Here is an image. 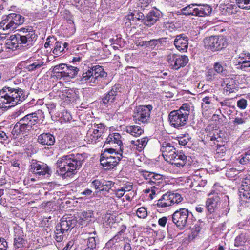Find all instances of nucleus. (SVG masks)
<instances>
[{"instance_id":"4d7b16f0","label":"nucleus","mask_w":250,"mask_h":250,"mask_svg":"<svg viewBox=\"0 0 250 250\" xmlns=\"http://www.w3.org/2000/svg\"><path fill=\"white\" fill-rule=\"evenodd\" d=\"M242 186L244 190L250 189V179L248 178H245L242 182Z\"/></svg>"},{"instance_id":"f704fd0d","label":"nucleus","mask_w":250,"mask_h":250,"mask_svg":"<svg viewBox=\"0 0 250 250\" xmlns=\"http://www.w3.org/2000/svg\"><path fill=\"white\" fill-rule=\"evenodd\" d=\"M217 74L224 76L227 74V70L223 66L222 63L216 62L213 64V68Z\"/></svg>"},{"instance_id":"e433bc0d","label":"nucleus","mask_w":250,"mask_h":250,"mask_svg":"<svg viewBox=\"0 0 250 250\" xmlns=\"http://www.w3.org/2000/svg\"><path fill=\"white\" fill-rule=\"evenodd\" d=\"M235 0L239 8L248 10H250V0Z\"/></svg>"},{"instance_id":"c9c22d12","label":"nucleus","mask_w":250,"mask_h":250,"mask_svg":"<svg viewBox=\"0 0 250 250\" xmlns=\"http://www.w3.org/2000/svg\"><path fill=\"white\" fill-rule=\"evenodd\" d=\"M238 8L237 4H228L226 5L225 8L226 14H228L229 15L235 14L238 11Z\"/></svg>"},{"instance_id":"6ab92c4d","label":"nucleus","mask_w":250,"mask_h":250,"mask_svg":"<svg viewBox=\"0 0 250 250\" xmlns=\"http://www.w3.org/2000/svg\"><path fill=\"white\" fill-rule=\"evenodd\" d=\"M93 218V213L92 211H84L78 214L77 222L82 226H86L92 221Z\"/></svg>"},{"instance_id":"052dcab7","label":"nucleus","mask_w":250,"mask_h":250,"mask_svg":"<svg viewBox=\"0 0 250 250\" xmlns=\"http://www.w3.org/2000/svg\"><path fill=\"white\" fill-rule=\"evenodd\" d=\"M149 3L148 0H140L138 3V6L142 9H144L148 6Z\"/></svg>"},{"instance_id":"a19ab883","label":"nucleus","mask_w":250,"mask_h":250,"mask_svg":"<svg viewBox=\"0 0 250 250\" xmlns=\"http://www.w3.org/2000/svg\"><path fill=\"white\" fill-rule=\"evenodd\" d=\"M64 51L62 47V42H57L55 43V47L53 50V54L56 55H60Z\"/></svg>"},{"instance_id":"0e129e2a","label":"nucleus","mask_w":250,"mask_h":250,"mask_svg":"<svg viewBox=\"0 0 250 250\" xmlns=\"http://www.w3.org/2000/svg\"><path fill=\"white\" fill-rule=\"evenodd\" d=\"M153 176L152 177L150 178V180L148 182L150 183L155 184L157 180L161 179V176L159 174H156L153 173Z\"/></svg>"},{"instance_id":"72a5a7b5","label":"nucleus","mask_w":250,"mask_h":250,"mask_svg":"<svg viewBox=\"0 0 250 250\" xmlns=\"http://www.w3.org/2000/svg\"><path fill=\"white\" fill-rule=\"evenodd\" d=\"M158 20V17L154 11L149 12L146 20L144 21V24L146 26H151L153 25Z\"/></svg>"},{"instance_id":"79ce46f5","label":"nucleus","mask_w":250,"mask_h":250,"mask_svg":"<svg viewBox=\"0 0 250 250\" xmlns=\"http://www.w3.org/2000/svg\"><path fill=\"white\" fill-rule=\"evenodd\" d=\"M157 190H158V188H157L155 186H153L150 188H147L144 189L143 192L146 194L150 193L149 197L150 199L152 200L154 198V196L155 195Z\"/></svg>"},{"instance_id":"dca6fc26","label":"nucleus","mask_w":250,"mask_h":250,"mask_svg":"<svg viewBox=\"0 0 250 250\" xmlns=\"http://www.w3.org/2000/svg\"><path fill=\"white\" fill-rule=\"evenodd\" d=\"M77 223V220L72 217H62L59 226L57 227L56 231H61L62 234L67 232L73 229Z\"/></svg>"},{"instance_id":"0eeeda50","label":"nucleus","mask_w":250,"mask_h":250,"mask_svg":"<svg viewBox=\"0 0 250 250\" xmlns=\"http://www.w3.org/2000/svg\"><path fill=\"white\" fill-rule=\"evenodd\" d=\"M182 13L185 15H193L204 17L209 15L211 12L210 6L208 5H197L190 4L181 10Z\"/></svg>"},{"instance_id":"bf43d9fd","label":"nucleus","mask_w":250,"mask_h":250,"mask_svg":"<svg viewBox=\"0 0 250 250\" xmlns=\"http://www.w3.org/2000/svg\"><path fill=\"white\" fill-rule=\"evenodd\" d=\"M226 151V148L224 145H217L216 152L218 154L223 155Z\"/></svg>"},{"instance_id":"412c9836","label":"nucleus","mask_w":250,"mask_h":250,"mask_svg":"<svg viewBox=\"0 0 250 250\" xmlns=\"http://www.w3.org/2000/svg\"><path fill=\"white\" fill-rule=\"evenodd\" d=\"M188 38L183 35H178L174 41L176 48L180 51H186L188 47Z\"/></svg>"},{"instance_id":"1a4fd4ad","label":"nucleus","mask_w":250,"mask_h":250,"mask_svg":"<svg viewBox=\"0 0 250 250\" xmlns=\"http://www.w3.org/2000/svg\"><path fill=\"white\" fill-rule=\"evenodd\" d=\"M188 116V113H182L180 110L172 111L168 118L170 125L177 128L184 126L186 124Z\"/></svg>"},{"instance_id":"5fc2aeb1","label":"nucleus","mask_w":250,"mask_h":250,"mask_svg":"<svg viewBox=\"0 0 250 250\" xmlns=\"http://www.w3.org/2000/svg\"><path fill=\"white\" fill-rule=\"evenodd\" d=\"M237 106L241 109H245L247 106V101L243 98L239 100L237 102Z\"/></svg>"},{"instance_id":"9d476101","label":"nucleus","mask_w":250,"mask_h":250,"mask_svg":"<svg viewBox=\"0 0 250 250\" xmlns=\"http://www.w3.org/2000/svg\"><path fill=\"white\" fill-rule=\"evenodd\" d=\"M205 48L212 51H219L224 48L227 45L226 39L223 37L210 36L204 40Z\"/></svg>"},{"instance_id":"6e6552de","label":"nucleus","mask_w":250,"mask_h":250,"mask_svg":"<svg viewBox=\"0 0 250 250\" xmlns=\"http://www.w3.org/2000/svg\"><path fill=\"white\" fill-rule=\"evenodd\" d=\"M152 106L151 105L137 106L134 111L133 120L136 123H146L149 120Z\"/></svg>"},{"instance_id":"6e6d98bb","label":"nucleus","mask_w":250,"mask_h":250,"mask_svg":"<svg viewBox=\"0 0 250 250\" xmlns=\"http://www.w3.org/2000/svg\"><path fill=\"white\" fill-rule=\"evenodd\" d=\"M223 191V188L218 184H214L213 187V190L211 192L212 195H217Z\"/></svg>"},{"instance_id":"864d4df0","label":"nucleus","mask_w":250,"mask_h":250,"mask_svg":"<svg viewBox=\"0 0 250 250\" xmlns=\"http://www.w3.org/2000/svg\"><path fill=\"white\" fill-rule=\"evenodd\" d=\"M217 74L213 68L209 69L207 73V77L208 80L212 81L216 77Z\"/></svg>"},{"instance_id":"680f3d73","label":"nucleus","mask_w":250,"mask_h":250,"mask_svg":"<svg viewBox=\"0 0 250 250\" xmlns=\"http://www.w3.org/2000/svg\"><path fill=\"white\" fill-rule=\"evenodd\" d=\"M179 110H181L182 113L187 112L189 114V111L190 110V106L188 103L184 104L179 108Z\"/></svg>"},{"instance_id":"7c9ffc66","label":"nucleus","mask_w":250,"mask_h":250,"mask_svg":"<svg viewBox=\"0 0 250 250\" xmlns=\"http://www.w3.org/2000/svg\"><path fill=\"white\" fill-rule=\"evenodd\" d=\"M117 94V88L113 87L110 91L103 98V102L105 104H111L116 99Z\"/></svg>"},{"instance_id":"ddd939ff","label":"nucleus","mask_w":250,"mask_h":250,"mask_svg":"<svg viewBox=\"0 0 250 250\" xmlns=\"http://www.w3.org/2000/svg\"><path fill=\"white\" fill-rule=\"evenodd\" d=\"M189 212L188 209L181 208L176 211L172 215V221L180 229H183L186 226Z\"/></svg>"},{"instance_id":"4468645a","label":"nucleus","mask_w":250,"mask_h":250,"mask_svg":"<svg viewBox=\"0 0 250 250\" xmlns=\"http://www.w3.org/2000/svg\"><path fill=\"white\" fill-rule=\"evenodd\" d=\"M116 155V153L114 155L108 156L104 152L102 154L100 158V163L105 169H110L113 168L119 163L120 158Z\"/></svg>"},{"instance_id":"393cba45","label":"nucleus","mask_w":250,"mask_h":250,"mask_svg":"<svg viewBox=\"0 0 250 250\" xmlns=\"http://www.w3.org/2000/svg\"><path fill=\"white\" fill-rule=\"evenodd\" d=\"M220 197L219 195H214L209 197L206 201V206L208 210L212 212L214 208L220 206Z\"/></svg>"},{"instance_id":"c756f323","label":"nucleus","mask_w":250,"mask_h":250,"mask_svg":"<svg viewBox=\"0 0 250 250\" xmlns=\"http://www.w3.org/2000/svg\"><path fill=\"white\" fill-rule=\"evenodd\" d=\"M221 132L217 129H213L211 131L208 132L207 135V139L213 142L214 144H216L217 142L222 141V138L220 134Z\"/></svg>"},{"instance_id":"b1692460","label":"nucleus","mask_w":250,"mask_h":250,"mask_svg":"<svg viewBox=\"0 0 250 250\" xmlns=\"http://www.w3.org/2000/svg\"><path fill=\"white\" fill-rule=\"evenodd\" d=\"M59 97L64 102L68 103L75 99L76 94L74 90L68 89L60 91Z\"/></svg>"},{"instance_id":"58836bf2","label":"nucleus","mask_w":250,"mask_h":250,"mask_svg":"<svg viewBox=\"0 0 250 250\" xmlns=\"http://www.w3.org/2000/svg\"><path fill=\"white\" fill-rule=\"evenodd\" d=\"M170 201L172 205L175 203L178 204L181 202L182 198L180 194L177 193H169Z\"/></svg>"},{"instance_id":"8fccbe9b","label":"nucleus","mask_w":250,"mask_h":250,"mask_svg":"<svg viewBox=\"0 0 250 250\" xmlns=\"http://www.w3.org/2000/svg\"><path fill=\"white\" fill-rule=\"evenodd\" d=\"M137 216L140 218H145L147 216L146 209L144 207L139 208L136 211Z\"/></svg>"},{"instance_id":"9b49d317","label":"nucleus","mask_w":250,"mask_h":250,"mask_svg":"<svg viewBox=\"0 0 250 250\" xmlns=\"http://www.w3.org/2000/svg\"><path fill=\"white\" fill-rule=\"evenodd\" d=\"M167 62L171 69L178 70L188 64V58L186 55L170 53L167 56Z\"/></svg>"},{"instance_id":"a211bd4d","label":"nucleus","mask_w":250,"mask_h":250,"mask_svg":"<svg viewBox=\"0 0 250 250\" xmlns=\"http://www.w3.org/2000/svg\"><path fill=\"white\" fill-rule=\"evenodd\" d=\"M44 64V62L42 58L37 59L33 58L26 63L24 68L27 71L32 72L41 68Z\"/></svg>"},{"instance_id":"4c0bfd02","label":"nucleus","mask_w":250,"mask_h":250,"mask_svg":"<svg viewBox=\"0 0 250 250\" xmlns=\"http://www.w3.org/2000/svg\"><path fill=\"white\" fill-rule=\"evenodd\" d=\"M247 238L245 234L241 233L235 239V246H240L243 245L247 241Z\"/></svg>"},{"instance_id":"3c124183","label":"nucleus","mask_w":250,"mask_h":250,"mask_svg":"<svg viewBox=\"0 0 250 250\" xmlns=\"http://www.w3.org/2000/svg\"><path fill=\"white\" fill-rule=\"evenodd\" d=\"M96 243L95 236H92L88 238L87 242V248L93 250L96 247Z\"/></svg>"},{"instance_id":"603ef678","label":"nucleus","mask_w":250,"mask_h":250,"mask_svg":"<svg viewBox=\"0 0 250 250\" xmlns=\"http://www.w3.org/2000/svg\"><path fill=\"white\" fill-rule=\"evenodd\" d=\"M236 87V84L234 81L231 79L227 84L226 90L229 91V92H231L234 91Z\"/></svg>"},{"instance_id":"37998d69","label":"nucleus","mask_w":250,"mask_h":250,"mask_svg":"<svg viewBox=\"0 0 250 250\" xmlns=\"http://www.w3.org/2000/svg\"><path fill=\"white\" fill-rule=\"evenodd\" d=\"M211 101L209 97H206L202 99V108L203 110L207 111L210 106Z\"/></svg>"},{"instance_id":"a18cd8bd","label":"nucleus","mask_w":250,"mask_h":250,"mask_svg":"<svg viewBox=\"0 0 250 250\" xmlns=\"http://www.w3.org/2000/svg\"><path fill=\"white\" fill-rule=\"evenodd\" d=\"M239 171L234 168H231L228 170L226 173V175L230 179L235 178L238 174Z\"/></svg>"},{"instance_id":"4be33fe9","label":"nucleus","mask_w":250,"mask_h":250,"mask_svg":"<svg viewBox=\"0 0 250 250\" xmlns=\"http://www.w3.org/2000/svg\"><path fill=\"white\" fill-rule=\"evenodd\" d=\"M66 64L61 63L52 67V73L53 77L57 79H63L65 80Z\"/></svg>"},{"instance_id":"f8f14e48","label":"nucleus","mask_w":250,"mask_h":250,"mask_svg":"<svg viewBox=\"0 0 250 250\" xmlns=\"http://www.w3.org/2000/svg\"><path fill=\"white\" fill-rule=\"evenodd\" d=\"M105 128L104 124L102 123L92 125L87 134V140L89 143H96L104 132Z\"/></svg>"},{"instance_id":"49530a36","label":"nucleus","mask_w":250,"mask_h":250,"mask_svg":"<svg viewBox=\"0 0 250 250\" xmlns=\"http://www.w3.org/2000/svg\"><path fill=\"white\" fill-rule=\"evenodd\" d=\"M25 244V240L20 236H16L14 239V246L17 248H21Z\"/></svg>"},{"instance_id":"338daca9","label":"nucleus","mask_w":250,"mask_h":250,"mask_svg":"<svg viewBox=\"0 0 250 250\" xmlns=\"http://www.w3.org/2000/svg\"><path fill=\"white\" fill-rule=\"evenodd\" d=\"M146 48L151 47L153 48L157 44V41L156 40H151L149 41H146Z\"/></svg>"},{"instance_id":"de8ad7c7","label":"nucleus","mask_w":250,"mask_h":250,"mask_svg":"<svg viewBox=\"0 0 250 250\" xmlns=\"http://www.w3.org/2000/svg\"><path fill=\"white\" fill-rule=\"evenodd\" d=\"M250 161V150H248L242 158L239 160V162L242 165H246Z\"/></svg>"},{"instance_id":"ea45409f","label":"nucleus","mask_w":250,"mask_h":250,"mask_svg":"<svg viewBox=\"0 0 250 250\" xmlns=\"http://www.w3.org/2000/svg\"><path fill=\"white\" fill-rule=\"evenodd\" d=\"M144 15L142 13L135 12L131 15H128V19L129 20H132L133 21H136L137 20H143L144 18Z\"/></svg>"},{"instance_id":"f03ea898","label":"nucleus","mask_w":250,"mask_h":250,"mask_svg":"<svg viewBox=\"0 0 250 250\" xmlns=\"http://www.w3.org/2000/svg\"><path fill=\"white\" fill-rule=\"evenodd\" d=\"M24 99V92L21 88L4 86L0 90V108L13 106Z\"/></svg>"},{"instance_id":"c03bdc74","label":"nucleus","mask_w":250,"mask_h":250,"mask_svg":"<svg viewBox=\"0 0 250 250\" xmlns=\"http://www.w3.org/2000/svg\"><path fill=\"white\" fill-rule=\"evenodd\" d=\"M201 228L198 224H196L192 229L191 233L189 235V238L193 239L197 236L200 232Z\"/></svg>"},{"instance_id":"20e7f679","label":"nucleus","mask_w":250,"mask_h":250,"mask_svg":"<svg viewBox=\"0 0 250 250\" xmlns=\"http://www.w3.org/2000/svg\"><path fill=\"white\" fill-rule=\"evenodd\" d=\"M24 21V17L20 14L12 13L3 16L0 23V35L8 34Z\"/></svg>"},{"instance_id":"a878e982","label":"nucleus","mask_w":250,"mask_h":250,"mask_svg":"<svg viewBox=\"0 0 250 250\" xmlns=\"http://www.w3.org/2000/svg\"><path fill=\"white\" fill-rule=\"evenodd\" d=\"M38 141L42 145L51 146L55 142V137L50 133H42L39 136Z\"/></svg>"},{"instance_id":"774afa93","label":"nucleus","mask_w":250,"mask_h":250,"mask_svg":"<svg viewBox=\"0 0 250 250\" xmlns=\"http://www.w3.org/2000/svg\"><path fill=\"white\" fill-rule=\"evenodd\" d=\"M7 247V243L4 239H0V250H5Z\"/></svg>"},{"instance_id":"c85d7f7f","label":"nucleus","mask_w":250,"mask_h":250,"mask_svg":"<svg viewBox=\"0 0 250 250\" xmlns=\"http://www.w3.org/2000/svg\"><path fill=\"white\" fill-rule=\"evenodd\" d=\"M65 80H69L71 79H73L75 78L80 70L79 68L72 66H67L66 64L65 66Z\"/></svg>"},{"instance_id":"69168bd1","label":"nucleus","mask_w":250,"mask_h":250,"mask_svg":"<svg viewBox=\"0 0 250 250\" xmlns=\"http://www.w3.org/2000/svg\"><path fill=\"white\" fill-rule=\"evenodd\" d=\"M62 118L66 122L70 121L72 119V116L70 113L64 111L62 113Z\"/></svg>"},{"instance_id":"09e8293b","label":"nucleus","mask_w":250,"mask_h":250,"mask_svg":"<svg viewBox=\"0 0 250 250\" xmlns=\"http://www.w3.org/2000/svg\"><path fill=\"white\" fill-rule=\"evenodd\" d=\"M123 233V232L122 231L118 232L117 235L109 241L107 244H114L115 243L122 241L123 239V237L122 236Z\"/></svg>"},{"instance_id":"f257e3e1","label":"nucleus","mask_w":250,"mask_h":250,"mask_svg":"<svg viewBox=\"0 0 250 250\" xmlns=\"http://www.w3.org/2000/svg\"><path fill=\"white\" fill-rule=\"evenodd\" d=\"M83 161V156L79 153L63 156L56 162L57 172L63 178L71 177L82 167Z\"/></svg>"},{"instance_id":"f3484780","label":"nucleus","mask_w":250,"mask_h":250,"mask_svg":"<svg viewBox=\"0 0 250 250\" xmlns=\"http://www.w3.org/2000/svg\"><path fill=\"white\" fill-rule=\"evenodd\" d=\"M30 171L36 175H44L49 173V169L46 164L34 162L30 165Z\"/></svg>"},{"instance_id":"39448f33","label":"nucleus","mask_w":250,"mask_h":250,"mask_svg":"<svg viewBox=\"0 0 250 250\" xmlns=\"http://www.w3.org/2000/svg\"><path fill=\"white\" fill-rule=\"evenodd\" d=\"M106 76L102 66L95 65L89 67L88 70L84 72L80 79L82 83H85L90 86H94L98 83V82Z\"/></svg>"},{"instance_id":"473e14b6","label":"nucleus","mask_w":250,"mask_h":250,"mask_svg":"<svg viewBox=\"0 0 250 250\" xmlns=\"http://www.w3.org/2000/svg\"><path fill=\"white\" fill-rule=\"evenodd\" d=\"M125 130L127 133L136 137L141 135L144 132V130L140 126L137 125L127 126Z\"/></svg>"},{"instance_id":"bb28decb","label":"nucleus","mask_w":250,"mask_h":250,"mask_svg":"<svg viewBox=\"0 0 250 250\" xmlns=\"http://www.w3.org/2000/svg\"><path fill=\"white\" fill-rule=\"evenodd\" d=\"M148 141L147 137H144L136 140H132L131 144L132 147L139 152L142 151L146 146Z\"/></svg>"},{"instance_id":"aec40b11","label":"nucleus","mask_w":250,"mask_h":250,"mask_svg":"<svg viewBox=\"0 0 250 250\" xmlns=\"http://www.w3.org/2000/svg\"><path fill=\"white\" fill-rule=\"evenodd\" d=\"M108 145L113 146L115 147L118 146H119L120 149L122 150L123 144L120 134L118 133L110 134L107 138L104 144L105 146H107Z\"/></svg>"},{"instance_id":"e2e57ef3","label":"nucleus","mask_w":250,"mask_h":250,"mask_svg":"<svg viewBox=\"0 0 250 250\" xmlns=\"http://www.w3.org/2000/svg\"><path fill=\"white\" fill-rule=\"evenodd\" d=\"M189 141V139L188 137H186L185 136L183 137H180L178 138V141L179 145L182 146H185L187 144Z\"/></svg>"},{"instance_id":"5701e85b","label":"nucleus","mask_w":250,"mask_h":250,"mask_svg":"<svg viewBox=\"0 0 250 250\" xmlns=\"http://www.w3.org/2000/svg\"><path fill=\"white\" fill-rule=\"evenodd\" d=\"M238 63L241 70L250 67V53L246 52L240 54Z\"/></svg>"},{"instance_id":"2eb2a0df","label":"nucleus","mask_w":250,"mask_h":250,"mask_svg":"<svg viewBox=\"0 0 250 250\" xmlns=\"http://www.w3.org/2000/svg\"><path fill=\"white\" fill-rule=\"evenodd\" d=\"M20 32L21 34H19V37L21 38V43H27L29 45L37 39V35L35 34V31L31 28H22L20 30Z\"/></svg>"},{"instance_id":"cd10ccee","label":"nucleus","mask_w":250,"mask_h":250,"mask_svg":"<svg viewBox=\"0 0 250 250\" xmlns=\"http://www.w3.org/2000/svg\"><path fill=\"white\" fill-rule=\"evenodd\" d=\"M19 36V34L11 35L9 38L7 40L6 45L7 47L13 49L16 48L19 44H21V38Z\"/></svg>"},{"instance_id":"2f4dec72","label":"nucleus","mask_w":250,"mask_h":250,"mask_svg":"<svg viewBox=\"0 0 250 250\" xmlns=\"http://www.w3.org/2000/svg\"><path fill=\"white\" fill-rule=\"evenodd\" d=\"M172 205L169 193L164 194L162 197L158 200L157 206L161 208H165Z\"/></svg>"},{"instance_id":"13d9d810","label":"nucleus","mask_w":250,"mask_h":250,"mask_svg":"<svg viewBox=\"0 0 250 250\" xmlns=\"http://www.w3.org/2000/svg\"><path fill=\"white\" fill-rule=\"evenodd\" d=\"M113 186V184L111 182H105L102 183V186L103 187V188L102 190H108V189H110Z\"/></svg>"},{"instance_id":"7ed1b4c3","label":"nucleus","mask_w":250,"mask_h":250,"mask_svg":"<svg viewBox=\"0 0 250 250\" xmlns=\"http://www.w3.org/2000/svg\"><path fill=\"white\" fill-rule=\"evenodd\" d=\"M161 150L165 160L172 165L181 167L186 164L187 156L181 152L176 151L170 144L163 143Z\"/></svg>"},{"instance_id":"423d86ee","label":"nucleus","mask_w":250,"mask_h":250,"mask_svg":"<svg viewBox=\"0 0 250 250\" xmlns=\"http://www.w3.org/2000/svg\"><path fill=\"white\" fill-rule=\"evenodd\" d=\"M38 120V117L36 113L28 114L16 124L13 131L16 133L26 132L31 129Z\"/></svg>"}]
</instances>
